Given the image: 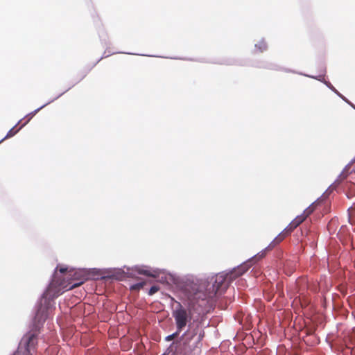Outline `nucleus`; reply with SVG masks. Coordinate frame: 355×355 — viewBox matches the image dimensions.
I'll return each mask as SVG.
<instances>
[{
  "label": "nucleus",
  "instance_id": "obj_1",
  "mask_svg": "<svg viewBox=\"0 0 355 355\" xmlns=\"http://www.w3.org/2000/svg\"><path fill=\"white\" fill-rule=\"evenodd\" d=\"M239 277L240 275L234 268L228 273L220 272L210 277L209 280L200 284V290L196 293L192 303L200 302V306H205L209 302V300L214 302L216 295L224 292L230 283Z\"/></svg>",
  "mask_w": 355,
  "mask_h": 355
},
{
  "label": "nucleus",
  "instance_id": "obj_2",
  "mask_svg": "<svg viewBox=\"0 0 355 355\" xmlns=\"http://www.w3.org/2000/svg\"><path fill=\"white\" fill-rule=\"evenodd\" d=\"M87 278L83 277V279L80 282L74 283L71 285V283H69L67 285H64V283L60 282L58 283L55 279H53L51 284H49L48 288L43 294L41 305L39 307L36 315L35 320L38 322H44L48 317L49 314V304L50 300H53L55 298L58 297L60 294H62L64 291L71 290L74 288L78 287L83 284L84 280Z\"/></svg>",
  "mask_w": 355,
  "mask_h": 355
},
{
  "label": "nucleus",
  "instance_id": "obj_3",
  "mask_svg": "<svg viewBox=\"0 0 355 355\" xmlns=\"http://www.w3.org/2000/svg\"><path fill=\"white\" fill-rule=\"evenodd\" d=\"M199 290L200 286H198L196 291L189 297V311L184 308L180 302L177 303V306L175 307V309L173 310L172 315L175 319L176 327L178 331H182V329L185 328L187 322L191 318L192 311H196L198 314H200L201 313L207 311L208 309L212 306L213 302L211 300H209V302L205 306H200V302H196L192 304V300Z\"/></svg>",
  "mask_w": 355,
  "mask_h": 355
},
{
  "label": "nucleus",
  "instance_id": "obj_4",
  "mask_svg": "<svg viewBox=\"0 0 355 355\" xmlns=\"http://www.w3.org/2000/svg\"><path fill=\"white\" fill-rule=\"evenodd\" d=\"M37 345V335L28 332L21 338L17 352L13 355H33Z\"/></svg>",
  "mask_w": 355,
  "mask_h": 355
},
{
  "label": "nucleus",
  "instance_id": "obj_5",
  "mask_svg": "<svg viewBox=\"0 0 355 355\" xmlns=\"http://www.w3.org/2000/svg\"><path fill=\"white\" fill-rule=\"evenodd\" d=\"M306 219V218L302 214L297 216L286 227V231L290 232L291 233L295 228H297Z\"/></svg>",
  "mask_w": 355,
  "mask_h": 355
},
{
  "label": "nucleus",
  "instance_id": "obj_6",
  "mask_svg": "<svg viewBox=\"0 0 355 355\" xmlns=\"http://www.w3.org/2000/svg\"><path fill=\"white\" fill-rule=\"evenodd\" d=\"M290 232L286 231V227L272 241L270 245H275L281 243L288 234H290Z\"/></svg>",
  "mask_w": 355,
  "mask_h": 355
},
{
  "label": "nucleus",
  "instance_id": "obj_7",
  "mask_svg": "<svg viewBox=\"0 0 355 355\" xmlns=\"http://www.w3.org/2000/svg\"><path fill=\"white\" fill-rule=\"evenodd\" d=\"M251 266L250 261H248L245 263H243V264L240 265L237 268H235V271H236L237 274L241 276L243 274H244Z\"/></svg>",
  "mask_w": 355,
  "mask_h": 355
},
{
  "label": "nucleus",
  "instance_id": "obj_8",
  "mask_svg": "<svg viewBox=\"0 0 355 355\" xmlns=\"http://www.w3.org/2000/svg\"><path fill=\"white\" fill-rule=\"evenodd\" d=\"M347 187L348 191L346 194L348 198H351L355 196V184L353 183H347Z\"/></svg>",
  "mask_w": 355,
  "mask_h": 355
},
{
  "label": "nucleus",
  "instance_id": "obj_9",
  "mask_svg": "<svg viewBox=\"0 0 355 355\" xmlns=\"http://www.w3.org/2000/svg\"><path fill=\"white\" fill-rule=\"evenodd\" d=\"M315 204L313 203L309 207H308L302 214L306 218L311 215L315 209Z\"/></svg>",
  "mask_w": 355,
  "mask_h": 355
},
{
  "label": "nucleus",
  "instance_id": "obj_10",
  "mask_svg": "<svg viewBox=\"0 0 355 355\" xmlns=\"http://www.w3.org/2000/svg\"><path fill=\"white\" fill-rule=\"evenodd\" d=\"M137 271L139 274H141V275H146L148 277H156L155 271L152 272L149 270H145V269H141V268H138L137 270Z\"/></svg>",
  "mask_w": 355,
  "mask_h": 355
},
{
  "label": "nucleus",
  "instance_id": "obj_11",
  "mask_svg": "<svg viewBox=\"0 0 355 355\" xmlns=\"http://www.w3.org/2000/svg\"><path fill=\"white\" fill-rule=\"evenodd\" d=\"M255 46L261 51L263 52L266 51L268 48L267 43L264 40L259 41Z\"/></svg>",
  "mask_w": 355,
  "mask_h": 355
},
{
  "label": "nucleus",
  "instance_id": "obj_12",
  "mask_svg": "<svg viewBox=\"0 0 355 355\" xmlns=\"http://www.w3.org/2000/svg\"><path fill=\"white\" fill-rule=\"evenodd\" d=\"M18 131H19V130H15L14 128L10 129L8 131V132L7 133L6 136L1 141H3L6 139L10 138V137H13Z\"/></svg>",
  "mask_w": 355,
  "mask_h": 355
},
{
  "label": "nucleus",
  "instance_id": "obj_13",
  "mask_svg": "<svg viewBox=\"0 0 355 355\" xmlns=\"http://www.w3.org/2000/svg\"><path fill=\"white\" fill-rule=\"evenodd\" d=\"M44 105L42 106L41 107L35 110L34 112L30 113L29 114H28L26 116V117H28V119L26 120V121L24 123V125H26L29 121L30 119L40 110L42 109V107H44Z\"/></svg>",
  "mask_w": 355,
  "mask_h": 355
},
{
  "label": "nucleus",
  "instance_id": "obj_14",
  "mask_svg": "<svg viewBox=\"0 0 355 355\" xmlns=\"http://www.w3.org/2000/svg\"><path fill=\"white\" fill-rule=\"evenodd\" d=\"M145 285V282H139V283H137L135 285H132L131 286V289L132 290H136V289H140L141 288H143V286Z\"/></svg>",
  "mask_w": 355,
  "mask_h": 355
},
{
  "label": "nucleus",
  "instance_id": "obj_15",
  "mask_svg": "<svg viewBox=\"0 0 355 355\" xmlns=\"http://www.w3.org/2000/svg\"><path fill=\"white\" fill-rule=\"evenodd\" d=\"M181 331H178V330L177 329V331L175 332L174 334H171V335H169L166 338V340H168V341H171L172 340H173L175 338H176L179 334L180 333Z\"/></svg>",
  "mask_w": 355,
  "mask_h": 355
},
{
  "label": "nucleus",
  "instance_id": "obj_16",
  "mask_svg": "<svg viewBox=\"0 0 355 355\" xmlns=\"http://www.w3.org/2000/svg\"><path fill=\"white\" fill-rule=\"evenodd\" d=\"M159 288L157 286H153L150 290H149V292H148V294L150 295H152L155 293H156L158 291H159Z\"/></svg>",
  "mask_w": 355,
  "mask_h": 355
},
{
  "label": "nucleus",
  "instance_id": "obj_17",
  "mask_svg": "<svg viewBox=\"0 0 355 355\" xmlns=\"http://www.w3.org/2000/svg\"><path fill=\"white\" fill-rule=\"evenodd\" d=\"M82 272L81 271L79 272H73V271H69V276H73L75 279H78V276L79 275V273Z\"/></svg>",
  "mask_w": 355,
  "mask_h": 355
},
{
  "label": "nucleus",
  "instance_id": "obj_18",
  "mask_svg": "<svg viewBox=\"0 0 355 355\" xmlns=\"http://www.w3.org/2000/svg\"><path fill=\"white\" fill-rule=\"evenodd\" d=\"M58 270L61 273H64L67 271V268L64 267H60Z\"/></svg>",
  "mask_w": 355,
  "mask_h": 355
},
{
  "label": "nucleus",
  "instance_id": "obj_19",
  "mask_svg": "<svg viewBox=\"0 0 355 355\" xmlns=\"http://www.w3.org/2000/svg\"><path fill=\"white\" fill-rule=\"evenodd\" d=\"M304 282V279H300L299 282H298V284H299V285H301Z\"/></svg>",
  "mask_w": 355,
  "mask_h": 355
},
{
  "label": "nucleus",
  "instance_id": "obj_20",
  "mask_svg": "<svg viewBox=\"0 0 355 355\" xmlns=\"http://www.w3.org/2000/svg\"><path fill=\"white\" fill-rule=\"evenodd\" d=\"M196 333L195 332V330H193V331L191 333V339L192 338V337L196 334Z\"/></svg>",
  "mask_w": 355,
  "mask_h": 355
},
{
  "label": "nucleus",
  "instance_id": "obj_21",
  "mask_svg": "<svg viewBox=\"0 0 355 355\" xmlns=\"http://www.w3.org/2000/svg\"><path fill=\"white\" fill-rule=\"evenodd\" d=\"M189 328H191V327H189ZM190 331H191V329H189L187 330V331L185 333V335H187V334H190Z\"/></svg>",
  "mask_w": 355,
  "mask_h": 355
},
{
  "label": "nucleus",
  "instance_id": "obj_22",
  "mask_svg": "<svg viewBox=\"0 0 355 355\" xmlns=\"http://www.w3.org/2000/svg\"><path fill=\"white\" fill-rule=\"evenodd\" d=\"M24 125V124H22V125H21V127H19L18 130H21V127H23Z\"/></svg>",
  "mask_w": 355,
  "mask_h": 355
},
{
  "label": "nucleus",
  "instance_id": "obj_23",
  "mask_svg": "<svg viewBox=\"0 0 355 355\" xmlns=\"http://www.w3.org/2000/svg\"><path fill=\"white\" fill-rule=\"evenodd\" d=\"M24 125V124H22V125H21V127H19L18 130H21V127H23Z\"/></svg>",
  "mask_w": 355,
  "mask_h": 355
},
{
  "label": "nucleus",
  "instance_id": "obj_24",
  "mask_svg": "<svg viewBox=\"0 0 355 355\" xmlns=\"http://www.w3.org/2000/svg\"><path fill=\"white\" fill-rule=\"evenodd\" d=\"M162 355H165V354H162Z\"/></svg>",
  "mask_w": 355,
  "mask_h": 355
}]
</instances>
